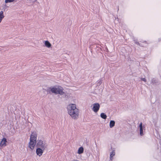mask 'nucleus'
Wrapping results in <instances>:
<instances>
[{"mask_svg":"<svg viewBox=\"0 0 161 161\" xmlns=\"http://www.w3.org/2000/svg\"><path fill=\"white\" fill-rule=\"evenodd\" d=\"M7 142L6 138H3L2 140L0 145L1 147H5L6 145V142Z\"/></svg>","mask_w":161,"mask_h":161,"instance_id":"obj_9","label":"nucleus"},{"mask_svg":"<svg viewBox=\"0 0 161 161\" xmlns=\"http://www.w3.org/2000/svg\"><path fill=\"white\" fill-rule=\"evenodd\" d=\"M84 149L83 147H80L78 149L77 153L79 154H81L83 153Z\"/></svg>","mask_w":161,"mask_h":161,"instance_id":"obj_11","label":"nucleus"},{"mask_svg":"<svg viewBox=\"0 0 161 161\" xmlns=\"http://www.w3.org/2000/svg\"><path fill=\"white\" fill-rule=\"evenodd\" d=\"M16 1V0H5V3H11Z\"/></svg>","mask_w":161,"mask_h":161,"instance_id":"obj_16","label":"nucleus"},{"mask_svg":"<svg viewBox=\"0 0 161 161\" xmlns=\"http://www.w3.org/2000/svg\"><path fill=\"white\" fill-rule=\"evenodd\" d=\"M77 109V108L76 107V105L74 104H70L67 106L68 113L71 112L72 111L75 110V109Z\"/></svg>","mask_w":161,"mask_h":161,"instance_id":"obj_5","label":"nucleus"},{"mask_svg":"<svg viewBox=\"0 0 161 161\" xmlns=\"http://www.w3.org/2000/svg\"><path fill=\"white\" fill-rule=\"evenodd\" d=\"M68 113L73 119H76L78 117L79 111L78 109H75V110Z\"/></svg>","mask_w":161,"mask_h":161,"instance_id":"obj_4","label":"nucleus"},{"mask_svg":"<svg viewBox=\"0 0 161 161\" xmlns=\"http://www.w3.org/2000/svg\"><path fill=\"white\" fill-rule=\"evenodd\" d=\"M115 122L114 120H111L109 123V127L110 128H112L115 125Z\"/></svg>","mask_w":161,"mask_h":161,"instance_id":"obj_12","label":"nucleus"},{"mask_svg":"<svg viewBox=\"0 0 161 161\" xmlns=\"http://www.w3.org/2000/svg\"><path fill=\"white\" fill-rule=\"evenodd\" d=\"M100 116L104 119H105L107 118L106 115L104 113H102L100 114Z\"/></svg>","mask_w":161,"mask_h":161,"instance_id":"obj_15","label":"nucleus"},{"mask_svg":"<svg viewBox=\"0 0 161 161\" xmlns=\"http://www.w3.org/2000/svg\"><path fill=\"white\" fill-rule=\"evenodd\" d=\"M115 155V152L114 150H113L110 153V159L111 160L113 159V157Z\"/></svg>","mask_w":161,"mask_h":161,"instance_id":"obj_14","label":"nucleus"},{"mask_svg":"<svg viewBox=\"0 0 161 161\" xmlns=\"http://www.w3.org/2000/svg\"><path fill=\"white\" fill-rule=\"evenodd\" d=\"M136 44H137V45H139V43L138 42H136Z\"/></svg>","mask_w":161,"mask_h":161,"instance_id":"obj_18","label":"nucleus"},{"mask_svg":"<svg viewBox=\"0 0 161 161\" xmlns=\"http://www.w3.org/2000/svg\"><path fill=\"white\" fill-rule=\"evenodd\" d=\"M51 92L55 94H59L61 95H65V92L64 91V89L61 86H54L49 88Z\"/></svg>","mask_w":161,"mask_h":161,"instance_id":"obj_2","label":"nucleus"},{"mask_svg":"<svg viewBox=\"0 0 161 161\" xmlns=\"http://www.w3.org/2000/svg\"><path fill=\"white\" fill-rule=\"evenodd\" d=\"M45 46L48 48L50 47L51 46V43L47 41H45Z\"/></svg>","mask_w":161,"mask_h":161,"instance_id":"obj_13","label":"nucleus"},{"mask_svg":"<svg viewBox=\"0 0 161 161\" xmlns=\"http://www.w3.org/2000/svg\"><path fill=\"white\" fill-rule=\"evenodd\" d=\"M36 146L37 148L46 149L47 147V144L45 141L41 140H38L37 141Z\"/></svg>","mask_w":161,"mask_h":161,"instance_id":"obj_3","label":"nucleus"},{"mask_svg":"<svg viewBox=\"0 0 161 161\" xmlns=\"http://www.w3.org/2000/svg\"><path fill=\"white\" fill-rule=\"evenodd\" d=\"M102 83V81L100 80L99 82V83L100 84H101Z\"/></svg>","mask_w":161,"mask_h":161,"instance_id":"obj_19","label":"nucleus"},{"mask_svg":"<svg viewBox=\"0 0 161 161\" xmlns=\"http://www.w3.org/2000/svg\"><path fill=\"white\" fill-rule=\"evenodd\" d=\"M139 128L140 130V134L141 136L143 135V129H144V127L142 125V123H141L139 125Z\"/></svg>","mask_w":161,"mask_h":161,"instance_id":"obj_8","label":"nucleus"},{"mask_svg":"<svg viewBox=\"0 0 161 161\" xmlns=\"http://www.w3.org/2000/svg\"><path fill=\"white\" fill-rule=\"evenodd\" d=\"M45 150V149H43L37 148L36 150L37 155L40 157L42 155Z\"/></svg>","mask_w":161,"mask_h":161,"instance_id":"obj_7","label":"nucleus"},{"mask_svg":"<svg viewBox=\"0 0 161 161\" xmlns=\"http://www.w3.org/2000/svg\"><path fill=\"white\" fill-rule=\"evenodd\" d=\"M141 79L142 80L144 81V82H146L147 81V80L145 78H141Z\"/></svg>","mask_w":161,"mask_h":161,"instance_id":"obj_17","label":"nucleus"},{"mask_svg":"<svg viewBox=\"0 0 161 161\" xmlns=\"http://www.w3.org/2000/svg\"><path fill=\"white\" fill-rule=\"evenodd\" d=\"M4 16L3 14V12L1 11L0 12V23L1 22L2 19L4 18Z\"/></svg>","mask_w":161,"mask_h":161,"instance_id":"obj_10","label":"nucleus"},{"mask_svg":"<svg viewBox=\"0 0 161 161\" xmlns=\"http://www.w3.org/2000/svg\"><path fill=\"white\" fill-rule=\"evenodd\" d=\"M93 107L92 109L95 113L97 112L100 108V105L98 103H95L92 105Z\"/></svg>","mask_w":161,"mask_h":161,"instance_id":"obj_6","label":"nucleus"},{"mask_svg":"<svg viewBox=\"0 0 161 161\" xmlns=\"http://www.w3.org/2000/svg\"><path fill=\"white\" fill-rule=\"evenodd\" d=\"M37 134L35 131L32 132L30 138V141L29 143V147L31 150H33L37 143L36 139Z\"/></svg>","mask_w":161,"mask_h":161,"instance_id":"obj_1","label":"nucleus"}]
</instances>
